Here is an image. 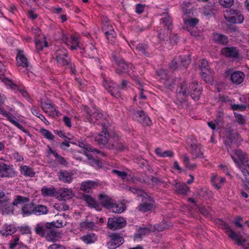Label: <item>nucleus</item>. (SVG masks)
<instances>
[{
    "label": "nucleus",
    "mask_w": 249,
    "mask_h": 249,
    "mask_svg": "<svg viewBox=\"0 0 249 249\" xmlns=\"http://www.w3.org/2000/svg\"><path fill=\"white\" fill-rule=\"evenodd\" d=\"M235 155H231V157L241 171L243 175L242 181L245 184L249 181V160L244 153L240 150H236Z\"/></svg>",
    "instance_id": "nucleus-1"
},
{
    "label": "nucleus",
    "mask_w": 249,
    "mask_h": 249,
    "mask_svg": "<svg viewBox=\"0 0 249 249\" xmlns=\"http://www.w3.org/2000/svg\"><path fill=\"white\" fill-rule=\"evenodd\" d=\"M129 190L131 192L142 197V202L137 207L139 212L145 213L153 210L155 201L152 197L138 188H129Z\"/></svg>",
    "instance_id": "nucleus-2"
},
{
    "label": "nucleus",
    "mask_w": 249,
    "mask_h": 249,
    "mask_svg": "<svg viewBox=\"0 0 249 249\" xmlns=\"http://www.w3.org/2000/svg\"><path fill=\"white\" fill-rule=\"evenodd\" d=\"M86 115L85 121L94 124H101L102 127H108L109 125L108 121L105 118L104 115L96 108L93 107L90 109L85 107Z\"/></svg>",
    "instance_id": "nucleus-3"
},
{
    "label": "nucleus",
    "mask_w": 249,
    "mask_h": 249,
    "mask_svg": "<svg viewBox=\"0 0 249 249\" xmlns=\"http://www.w3.org/2000/svg\"><path fill=\"white\" fill-rule=\"evenodd\" d=\"M113 59L117 65V67L116 69V72L118 74H122L123 73H126L129 75H131V71L133 72L134 67L130 64H127L125 62L124 60L120 57L113 56Z\"/></svg>",
    "instance_id": "nucleus-4"
},
{
    "label": "nucleus",
    "mask_w": 249,
    "mask_h": 249,
    "mask_svg": "<svg viewBox=\"0 0 249 249\" xmlns=\"http://www.w3.org/2000/svg\"><path fill=\"white\" fill-rule=\"evenodd\" d=\"M55 59L59 66H66L71 64V58L68 51L64 48H60L54 53Z\"/></svg>",
    "instance_id": "nucleus-5"
},
{
    "label": "nucleus",
    "mask_w": 249,
    "mask_h": 249,
    "mask_svg": "<svg viewBox=\"0 0 249 249\" xmlns=\"http://www.w3.org/2000/svg\"><path fill=\"white\" fill-rule=\"evenodd\" d=\"M219 222L221 228L225 231L226 233L230 238L235 241L238 246H243L246 241L241 235L237 234L232 231L230 225L226 222L222 220H220Z\"/></svg>",
    "instance_id": "nucleus-6"
},
{
    "label": "nucleus",
    "mask_w": 249,
    "mask_h": 249,
    "mask_svg": "<svg viewBox=\"0 0 249 249\" xmlns=\"http://www.w3.org/2000/svg\"><path fill=\"white\" fill-rule=\"evenodd\" d=\"M187 143L190 148V152L192 155L193 158L203 157V149L201 145L195 139L191 138H188Z\"/></svg>",
    "instance_id": "nucleus-7"
},
{
    "label": "nucleus",
    "mask_w": 249,
    "mask_h": 249,
    "mask_svg": "<svg viewBox=\"0 0 249 249\" xmlns=\"http://www.w3.org/2000/svg\"><path fill=\"white\" fill-rule=\"evenodd\" d=\"M190 89L185 81L181 82L177 89V98L180 103L185 101L189 94Z\"/></svg>",
    "instance_id": "nucleus-8"
},
{
    "label": "nucleus",
    "mask_w": 249,
    "mask_h": 249,
    "mask_svg": "<svg viewBox=\"0 0 249 249\" xmlns=\"http://www.w3.org/2000/svg\"><path fill=\"white\" fill-rule=\"evenodd\" d=\"M16 176V172L11 164L0 163V177L10 178Z\"/></svg>",
    "instance_id": "nucleus-9"
},
{
    "label": "nucleus",
    "mask_w": 249,
    "mask_h": 249,
    "mask_svg": "<svg viewBox=\"0 0 249 249\" xmlns=\"http://www.w3.org/2000/svg\"><path fill=\"white\" fill-rule=\"evenodd\" d=\"M126 223V220L123 217H110L108 219L107 227L111 230H115L124 227Z\"/></svg>",
    "instance_id": "nucleus-10"
},
{
    "label": "nucleus",
    "mask_w": 249,
    "mask_h": 249,
    "mask_svg": "<svg viewBox=\"0 0 249 249\" xmlns=\"http://www.w3.org/2000/svg\"><path fill=\"white\" fill-rule=\"evenodd\" d=\"M228 13H229V15H225L224 17L225 19L229 22L239 24L242 23L244 21V18L239 12L230 9Z\"/></svg>",
    "instance_id": "nucleus-11"
},
{
    "label": "nucleus",
    "mask_w": 249,
    "mask_h": 249,
    "mask_svg": "<svg viewBox=\"0 0 249 249\" xmlns=\"http://www.w3.org/2000/svg\"><path fill=\"white\" fill-rule=\"evenodd\" d=\"M103 32L108 41L111 45H114L116 41V34L112 26L109 24H105L103 28Z\"/></svg>",
    "instance_id": "nucleus-12"
},
{
    "label": "nucleus",
    "mask_w": 249,
    "mask_h": 249,
    "mask_svg": "<svg viewBox=\"0 0 249 249\" xmlns=\"http://www.w3.org/2000/svg\"><path fill=\"white\" fill-rule=\"evenodd\" d=\"M103 86L112 96L117 98L121 97L119 88L115 86L114 84L110 80L104 78Z\"/></svg>",
    "instance_id": "nucleus-13"
},
{
    "label": "nucleus",
    "mask_w": 249,
    "mask_h": 249,
    "mask_svg": "<svg viewBox=\"0 0 249 249\" xmlns=\"http://www.w3.org/2000/svg\"><path fill=\"white\" fill-rule=\"evenodd\" d=\"M157 73L161 82L166 88L171 89L173 87V80L168 74L166 70L162 69H160L157 71Z\"/></svg>",
    "instance_id": "nucleus-14"
},
{
    "label": "nucleus",
    "mask_w": 249,
    "mask_h": 249,
    "mask_svg": "<svg viewBox=\"0 0 249 249\" xmlns=\"http://www.w3.org/2000/svg\"><path fill=\"white\" fill-rule=\"evenodd\" d=\"M40 105L42 110L49 115L53 117L58 115V111L56 109L55 106L50 101L41 102Z\"/></svg>",
    "instance_id": "nucleus-15"
},
{
    "label": "nucleus",
    "mask_w": 249,
    "mask_h": 249,
    "mask_svg": "<svg viewBox=\"0 0 249 249\" xmlns=\"http://www.w3.org/2000/svg\"><path fill=\"white\" fill-rule=\"evenodd\" d=\"M189 94H190L192 98L195 101L199 100L202 89L198 85L197 83L195 81H192L189 86Z\"/></svg>",
    "instance_id": "nucleus-16"
},
{
    "label": "nucleus",
    "mask_w": 249,
    "mask_h": 249,
    "mask_svg": "<svg viewBox=\"0 0 249 249\" xmlns=\"http://www.w3.org/2000/svg\"><path fill=\"white\" fill-rule=\"evenodd\" d=\"M134 119L143 126H148L151 124L149 117L142 110L135 112Z\"/></svg>",
    "instance_id": "nucleus-17"
},
{
    "label": "nucleus",
    "mask_w": 249,
    "mask_h": 249,
    "mask_svg": "<svg viewBox=\"0 0 249 249\" xmlns=\"http://www.w3.org/2000/svg\"><path fill=\"white\" fill-rule=\"evenodd\" d=\"M52 223L50 222H40L37 223L35 229L36 233L42 236L45 237L49 229L52 228Z\"/></svg>",
    "instance_id": "nucleus-18"
},
{
    "label": "nucleus",
    "mask_w": 249,
    "mask_h": 249,
    "mask_svg": "<svg viewBox=\"0 0 249 249\" xmlns=\"http://www.w3.org/2000/svg\"><path fill=\"white\" fill-rule=\"evenodd\" d=\"M78 145L79 147L84 148V152L89 160L92 159V156L90 153H89V152L99 153L103 156H106L105 153L99 151L96 149L92 148L90 145L86 144L85 142H79Z\"/></svg>",
    "instance_id": "nucleus-19"
},
{
    "label": "nucleus",
    "mask_w": 249,
    "mask_h": 249,
    "mask_svg": "<svg viewBox=\"0 0 249 249\" xmlns=\"http://www.w3.org/2000/svg\"><path fill=\"white\" fill-rule=\"evenodd\" d=\"M16 60L18 66L28 69L29 66V62L28 61L27 56L23 50H18Z\"/></svg>",
    "instance_id": "nucleus-20"
},
{
    "label": "nucleus",
    "mask_w": 249,
    "mask_h": 249,
    "mask_svg": "<svg viewBox=\"0 0 249 249\" xmlns=\"http://www.w3.org/2000/svg\"><path fill=\"white\" fill-rule=\"evenodd\" d=\"M119 136L118 134H116V137L114 136V138L115 141H118L117 142H115L114 143L110 144H109L107 146L108 149H115L117 151H123L127 149L128 146L124 143V142L120 140L119 138Z\"/></svg>",
    "instance_id": "nucleus-21"
},
{
    "label": "nucleus",
    "mask_w": 249,
    "mask_h": 249,
    "mask_svg": "<svg viewBox=\"0 0 249 249\" xmlns=\"http://www.w3.org/2000/svg\"><path fill=\"white\" fill-rule=\"evenodd\" d=\"M107 127H103L101 133L95 137V141L99 145H104L109 141V134L107 130Z\"/></svg>",
    "instance_id": "nucleus-22"
},
{
    "label": "nucleus",
    "mask_w": 249,
    "mask_h": 249,
    "mask_svg": "<svg viewBox=\"0 0 249 249\" xmlns=\"http://www.w3.org/2000/svg\"><path fill=\"white\" fill-rule=\"evenodd\" d=\"M123 238L118 234H113L111 236L110 241L107 244L109 249H115L123 243Z\"/></svg>",
    "instance_id": "nucleus-23"
},
{
    "label": "nucleus",
    "mask_w": 249,
    "mask_h": 249,
    "mask_svg": "<svg viewBox=\"0 0 249 249\" xmlns=\"http://www.w3.org/2000/svg\"><path fill=\"white\" fill-rule=\"evenodd\" d=\"M245 77V75L244 72L238 71H234L231 73L230 80L232 83L239 85L243 82Z\"/></svg>",
    "instance_id": "nucleus-24"
},
{
    "label": "nucleus",
    "mask_w": 249,
    "mask_h": 249,
    "mask_svg": "<svg viewBox=\"0 0 249 249\" xmlns=\"http://www.w3.org/2000/svg\"><path fill=\"white\" fill-rule=\"evenodd\" d=\"M221 53L225 56L231 58H237L239 55V52L235 47H224L221 49Z\"/></svg>",
    "instance_id": "nucleus-25"
},
{
    "label": "nucleus",
    "mask_w": 249,
    "mask_h": 249,
    "mask_svg": "<svg viewBox=\"0 0 249 249\" xmlns=\"http://www.w3.org/2000/svg\"><path fill=\"white\" fill-rule=\"evenodd\" d=\"M155 226L152 225H150L147 227H141L137 231V232L135 233V237L136 238H141L151 232L155 231Z\"/></svg>",
    "instance_id": "nucleus-26"
},
{
    "label": "nucleus",
    "mask_w": 249,
    "mask_h": 249,
    "mask_svg": "<svg viewBox=\"0 0 249 249\" xmlns=\"http://www.w3.org/2000/svg\"><path fill=\"white\" fill-rule=\"evenodd\" d=\"M173 190L178 194L186 196L190 192V188L185 183H176L173 187Z\"/></svg>",
    "instance_id": "nucleus-27"
},
{
    "label": "nucleus",
    "mask_w": 249,
    "mask_h": 249,
    "mask_svg": "<svg viewBox=\"0 0 249 249\" xmlns=\"http://www.w3.org/2000/svg\"><path fill=\"white\" fill-rule=\"evenodd\" d=\"M73 174L66 170H61L57 173L59 179L65 183H71L72 179Z\"/></svg>",
    "instance_id": "nucleus-28"
},
{
    "label": "nucleus",
    "mask_w": 249,
    "mask_h": 249,
    "mask_svg": "<svg viewBox=\"0 0 249 249\" xmlns=\"http://www.w3.org/2000/svg\"><path fill=\"white\" fill-rule=\"evenodd\" d=\"M80 198L87 204L88 206L97 209L99 204L95 201L94 199L90 195L83 194L80 195Z\"/></svg>",
    "instance_id": "nucleus-29"
},
{
    "label": "nucleus",
    "mask_w": 249,
    "mask_h": 249,
    "mask_svg": "<svg viewBox=\"0 0 249 249\" xmlns=\"http://www.w3.org/2000/svg\"><path fill=\"white\" fill-rule=\"evenodd\" d=\"M110 205L108 209L114 213H122L125 209L124 204L120 202H114L113 201Z\"/></svg>",
    "instance_id": "nucleus-30"
},
{
    "label": "nucleus",
    "mask_w": 249,
    "mask_h": 249,
    "mask_svg": "<svg viewBox=\"0 0 249 249\" xmlns=\"http://www.w3.org/2000/svg\"><path fill=\"white\" fill-rule=\"evenodd\" d=\"M48 241L55 242L59 237V233L57 232L54 227L49 229L45 237Z\"/></svg>",
    "instance_id": "nucleus-31"
},
{
    "label": "nucleus",
    "mask_w": 249,
    "mask_h": 249,
    "mask_svg": "<svg viewBox=\"0 0 249 249\" xmlns=\"http://www.w3.org/2000/svg\"><path fill=\"white\" fill-rule=\"evenodd\" d=\"M17 230V228L14 225L5 224L2 227L0 232L3 235H9L15 233Z\"/></svg>",
    "instance_id": "nucleus-32"
},
{
    "label": "nucleus",
    "mask_w": 249,
    "mask_h": 249,
    "mask_svg": "<svg viewBox=\"0 0 249 249\" xmlns=\"http://www.w3.org/2000/svg\"><path fill=\"white\" fill-rule=\"evenodd\" d=\"M20 172L21 175L25 177L33 178L35 177L36 172L31 167L21 165L19 167Z\"/></svg>",
    "instance_id": "nucleus-33"
},
{
    "label": "nucleus",
    "mask_w": 249,
    "mask_h": 249,
    "mask_svg": "<svg viewBox=\"0 0 249 249\" xmlns=\"http://www.w3.org/2000/svg\"><path fill=\"white\" fill-rule=\"evenodd\" d=\"M59 195L62 199L67 200L71 198L74 194L71 189L63 188L59 190Z\"/></svg>",
    "instance_id": "nucleus-34"
},
{
    "label": "nucleus",
    "mask_w": 249,
    "mask_h": 249,
    "mask_svg": "<svg viewBox=\"0 0 249 249\" xmlns=\"http://www.w3.org/2000/svg\"><path fill=\"white\" fill-rule=\"evenodd\" d=\"M7 119L14 125L18 127L24 133H28V131L19 123L18 119L12 114L10 113L6 118Z\"/></svg>",
    "instance_id": "nucleus-35"
},
{
    "label": "nucleus",
    "mask_w": 249,
    "mask_h": 249,
    "mask_svg": "<svg viewBox=\"0 0 249 249\" xmlns=\"http://www.w3.org/2000/svg\"><path fill=\"white\" fill-rule=\"evenodd\" d=\"M80 228L81 230L96 231L98 227L93 222L85 220L80 223Z\"/></svg>",
    "instance_id": "nucleus-36"
},
{
    "label": "nucleus",
    "mask_w": 249,
    "mask_h": 249,
    "mask_svg": "<svg viewBox=\"0 0 249 249\" xmlns=\"http://www.w3.org/2000/svg\"><path fill=\"white\" fill-rule=\"evenodd\" d=\"M213 39L215 43L223 45H225L228 43L227 36L218 33H215L213 35Z\"/></svg>",
    "instance_id": "nucleus-37"
},
{
    "label": "nucleus",
    "mask_w": 249,
    "mask_h": 249,
    "mask_svg": "<svg viewBox=\"0 0 249 249\" xmlns=\"http://www.w3.org/2000/svg\"><path fill=\"white\" fill-rule=\"evenodd\" d=\"M211 181L213 186L216 189H219L221 188L223 183L226 181V179L225 178L214 175L212 177Z\"/></svg>",
    "instance_id": "nucleus-38"
},
{
    "label": "nucleus",
    "mask_w": 249,
    "mask_h": 249,
    "mask_svg": "<svg viewBox=\"0 0 249 249\" xmlns=\"http://www.w3.org/2000/svg\"><path fill=\"white\" fill-rule=\"evenodd\" d=\"M35 204H25L22 207V213L23 216H29L34 214Z\"/></svg>",
    "instance_id": "nucleus-39"
},
{
    "label": "nucleus",
    "mask_w": 249,
    "mask_h": 249,
    "mask_svg": "<svg viewBox=\"0 0 249 249\" xmlns=\"http://www.w3.org/2000/svg\"><path fill=\"white\" fill-rule=\"evenodd\" d=\"M99 199L102 205L107 209L109 208L113 201L105 194H100Z\"/></svg>",
    "instance_id": "nucleus-40"
},
{
    "label": "nucleus",
    "mask_w": 249,
    "mask_h": 249,
    "mask_svg": "<svg viewBox=\"0 0 249 249\" xmlns=\"http://www.w3.org/2000/svg\"><path fill=\"white\" fill-rule=\"evenodd\" d=\"M97 185V183L92 180H88L82 183L80 189L84 192L89 193L91 189L94 188Z\"/></svg>",
    "instance_id": "nucleus-41"
},
{
    "label": "nucleus",
    "mask_w": 249,
    "mask_h": 249,
    "mask_svg": "<svg viewBox=\"0 0 249 249\" xmlns=\"http://www.w3.org/2000/svg\"><path fill=\"white\" fill-rule=\"evenodd\" d=\"M48 209L47 207L43 205L35 204L34 214L36 215H41L47 214Z\"/></svg>",
    "instance_id": "nucleus-42"
},
{
    "label": "nucleus",
    "mask_w": 249,
    "mask_h": 249,
    "mask_svg": "<svg viewBox=\"0 0 249 249\" xmlns=\"http://www.w3.org/2000/svg\"><path fill=\"white\" fill-rule=\"evenodd\" d=\"M161 23L168 30L171 31L172 28V20L171 16L166 14L165 17L160 19Z\"/></svg>",
    "instance_id": "nucleus-43"
},
{
    "label": "nucleus",
    "mask_w": 249,
    "mask_h": 249,
    "mask_svg": "<svg viewBox=\"0 0 249 249\" xmlns=\"http://www.w3.org/2000/svg\"><path fill=\"white\" fill-rule=\"evenodd\" d=\"M69 48L71 50H75L79 47L78 38L76 36H71L70 40L67 43Z\"/></svg>",
    "instance_id": "nucleus-44"
},
{
    "label": "nucleus",
    "mask_w": 249,
    "mask_h": 249,
    "mask_svg": "<svg viewBox=\"0 0 249 249\" xmlns=\"http://www.w3.org/2000/svg\"><path fill=\"white\" fill-rule=\"evenodd\" d=\"M81 239L86 244H89L94 243L97 240V237L94 233H89L83 236Z\"/></svg>",
    "instance_id": "nucleus-45"
},
{
    "label": "nucleus",
    "mask_w": 249,
    "mask_h": 249,
    "mask_svg": "<svg viewBox=\"0 0 249 249\" xmlns=\"http://www.w3.org/2000/svg\"><path fill=\"white\" fill-rule=\"evenodd\" d=\"M41 193L44 196H53L55 193V190L53 186L51 187H47L44 186L42 187Z\"/></svg>",
    "instance_id": "nucleus-46"
},
{
    "label": "nucleus",
    "mask_w": 249,
    "mask_h": 249,
    "mask_svg": "<svg viewBox=\"0 0 249 249\" xmlns=\"http://www.w3.org/2000/svg\"><path fill=\"white\" fill-rule=\"evenodd\" d=\"M183 162L185 166L189 170H193L196 168V163H191L190 160L188 155L185 154L183 157Z\"/></svg>",
    "instance_id": "nucleus-47"
},
{
    "label": "nucleus",
    "mask_w": 249,
    "mask_h": 249,
    "mask_svg": "<svg viewBox=\"0 0 249 249\" xmlns=\"http://www.w3.org/2000/svg\"><path fill=\"white\" fill-rule=\"evenodd\" d=\"M36 51L38 52L42 51L44 47L48 46V43L45 37L41 39H36Z\"/></svg>",
    "instance_id": "nucleus-48"
},
{
    "label": "nucleus",
    "mask_w": 249,
    "mask_h": 249,
    "mask_svg": "<svg viewBox=\"0 0 249 249\" xmlns=\"http://www.w3.org/2000/svg\"><path fill=\"white\" fill-rule=\"evenodd\" d=\"M148 46L145 43H139L136 46V50L141 52L142 54L147 57L150 56V53L147 52Z\"/></svg>",
    "instance_id": "nucleus-49"
},
{
    "label": "nucleus",
    "mask_w": 249,
    "mask_h": 249,
    "mask_svg": "<svg viewBox=\"0 0 249 249\" xmlns=\"http://www.w3.org/2000/svg\"><path fill=\"white\" fill-rule=\"evenodd\" d=\"M199 20L197 18H190L187 19H184V24L187 28H194L198 23Z\"/></svg>",
    "instance_id": "nucleus-50"
},
{
    "label": "nucleus",
    "mask_w": 249,
    "mask_h": 249,
    "mask_svg": "<svg viewBox=\"0 0 249 249\" xmlns=\"http://www.w3.org/2000/svg\"><path fill=\"white\" fill-rule=\"evenodd\" d=\"M29 198L28 197H24L21 196H18L14 199L13 204L14 205L17 206L18 204H24L29 201Z\"/></svg>",
    "instance_id": "nucleus-51"
},
{
    "label": "nucleus",
    "mask_w": 249,
    "mask_h": 249,
    "mask_svg": "<svg viewBox=\"0 0 249 249\" xmlns=\"http://www.w3.org/2000/svg\"><path fill=\"white\" fill-rule=\"evenodd\" d=\"M201 77L207 83H211L213 81V77L210 70L201 71Z\"/></svg>",
    "instance_id": "nucleus-52"
},
{
    "label": "nucleus",
    "mask_w": 249,
    "mask_h": 249,
    "mask_svg": "<svg viewBox=\"0 0 249 249\" xmlns=\"http://www.w3.org/2000/svg\"><path fill=\"white\" fill-rule=\"evenodd\" d=\"M31 112L34 115L40 119L45 124H49L48 120L45 117V116L43 115L40 114L36 108L35 107L32 108Z\"/></svg>",
    "instance_id": "nucleus-53"
},
{
    "label": "nucleus",
    "mask_w": 249,
    "mask_h": 249,
    "mask_svg": "<svg viewBox=\"0 0 249 249\" xmlns=\"http://www.w3.org/2000/svg\"><path fill=\"white\" fill-rule=\"evenodd\" d=\"M202 13L206 17L212 16L214 14L213 9L209 5L204 6L202 8Z\"/></svg>",
    "instance_id": "nucleus-54"
},
{
    "label": "nucleus",
    "mask_w": 249,
    "mask_h": 249,
    "mask_svg": "<svg viewBox=\"0 0 249 249\" xmlns=\"http://www.w3.org/2000/svg\"><path fill=\"white\" fill-rule=\"evenodd\" d=\"M9 198L2 191H0V207H3L8 204Z\"/></svg>",
    "instance_id": "nucleus-55"
},
{
    "label": "nucleus",
    "mask_w": 249,
    "mask_h": 249,
    "mask_svg": "<svg viewBox=\"0 0 249 249\" xmlns=\"http://www.w3.org/2000/svg\"><path fill=\"white\" fill-rule=\"evenodd\" d=\"M55 155L54 156L57 162L60 165L66 166L68 163L66 160L62 156L59 155L58 153H55Z\"/></svg>",
    "instance_id": "nucleus-56"
},
{
    "label": "nucleus",
    "mask_w": 249,
    "mask_h": 249,
    "mask_svg": "<svg viewBox=\"0 0 249 249\" xmlns=\"http://www.w3.org/2000/svg\"><path fill=\"white\" fill-rule=\"evenodd\" d=\"M190 2L189 1H184L181 4L180 6L182 12L185 15H187L190 13L191 11L189 9Z\"/></svg>",
    "instance_id": "nucleus-57"
},
{
    "label": "nucleus",
    "mask_w": 249,
    "mask_h": 249,
    "mask_svg": "<svg viewBox=\"0 0 249 249\" xmlns=\"http://www.w3.org/2000/svg\"><path fill=\"white\" fill-rule=\"evenodd\" d=\"M180 66H182L185 68H186L187 66L190 63V58L189 55H185L184 56L180 57L179 61Z\"/></svg>",
    "instance_id": "nucleus-58"
},
{
    "label": "nucleus",
    "mask_w": 249,
    "mask_h": 249,
    "mask_svg": "<svg viewBox=\"0 0 249 249\" xmlns=\"http://www.w3.org/2000/svg\"><path fill=\"white\" fill-rule=\"evenodd\" d=\"M40 133L42 136H43L45 138L49 140H53L54 138L53 135L51 131L45 129H41L40 130Z\"/></svg>",
    "instance_id": "nucleus-59"
},
{
    "label": "nucleus",
    "mask_w": 249,
    "mask_h": 249,
    "mask_svg": "<svg viewBox=\"0 0 249 249\" xmlns=\"http://www.w3.org/2000/svg\"><path fill=\"white\" fill-rule=\"evenodd\" d=\"M220 5L225 8H230L233 4L234 0H218Z\"/></svg>",
    "instance_id": "nucleus-60"
},
{
    "label": "nucleus",
    "mask_w": 249,
    "mask_h": 249,
    "mask_svg": "<svg viewBox=\"0 0 249 249\" xmlns=\"http://www.w3.org/2000/svg\"><path fill=\"white\" fill-rule=\"evenodd\" d=\"M135 81L136 84L138 85V86H139L138 88L140 89V98L141 99L145 100L146 99V96L144 95L143 90L142 88V84L141 83L140 80L138 78H137Z\"/></svg>",
    "instance_id": "nucleus-61"
},
{
    "label": "nucleus",
    "mask_w": 249,
    "mask_h": 249,
    "mask_svg": "<svg viewBox=\"0 0 249 249\" xmlns=\"http://www.w3.org/2000/svg\"><path fill=\"white\" fill-rule=\"evenodd\" d=\"M1 81L7 86H9L11 89H15L17 87V85L14 84L12 81L8 78L3 77L0 78Z\"/></svg>",
    "instance_id": "nucleus-62"
},
{
    "label": "nucleus",
    "mask_w": 249,
    "mask_h": 249,
    "mask_svg": "<svg viewBox=\"0 0 249 249\" xmlns=\"http://www.w3.org/2000/svg\"><path fill=\"white\" fill-rule=\"evenodd\" d=\"M236 121L240 124L243 125L246 124L245 118L240 114L234 113Z\"/></svg>",
    "instance_id": "nucleus-63"
},
{
    "label": "nucleus",
    "mask_w": 249,
    "mask_h": 249,
    "mask_svg": "<svg viewBox=\"0 0 249 249\" xmlns=\"http://www.w3.org/2000/svg\"><path fill=\"white\" fill-rule=\"evenodd\" d=\"M155 226V231H163L164 230L168 228V225L165 222H161L159 224H158Z\"/></svg>",
    "instance_id": "nucleus-64"
}]
</instances>
